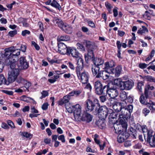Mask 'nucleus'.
I'll list each match as a JSON object with an SVG mask.
<instances>
[{"instance_id":"f257e3e1","label":"nucleus","mask_w":155,"mask_h":155,"mask_svg":"<svg viewBox=\"0 0 155 155\" xmlns=\"http://www.w3.org/2000/svg\"><path fill=\"white\" fill-rule=\"evenodd\" d=\"M133 108V106L131 104L125 106L119 114L118 120L123 128L122 131L125 132L127 130V121L128 119L130 117Z\"/></svg>"},{"instance_id":"f03ea898","label":"nucleus","mask_w":155,"mask_h":155,"mask_svg":"<svg viewBox=\"0 0 155 155\" xmlns=\"http://www.w3.org/2000/svg\"><path fill=\"white\" fill-rule=\"evenodd\" d=\"M5 51L4 55L6 57L8 55L5 61V63H12L11 66H14L15 64H16L18 60V56L20 54V50L15 49L14 47L13 46L5 49Z\"/></svg>"},{"instance_id":"7ed1b4c3","label":"nucleus","mask_w":155,"mask_h":155,"mask_svg":"<svg viewBox=\"0 0 155 155\" xmlns=\"http://www.w3.org/2000/svg\"><path fill=\"white\" fill-rule=\"evenodd\" d=\"M7 65L9 66L10 69L8 72V80L9 84L14 82L19 74L20 71L18 68H15L16 64H15L14 66H11L12 63H6Z\"/></svg>"},{"instance_id":"20e7f679","label":"nucleus","mask_w":155,"mask_h":155,"mask_svg":"<svg viewBox=\"0 0 155 155\" xmlns=\"http://www.w3.org/2000/svg\"><path fill=\"white\" fill-rule=\"evenodd\" d=\"M114 82L122 90H129L132 88L134 85V82L132 80L122 81L120 78H118L115 80Z\"/></svg>"},{"instance_id":"39448f33","label":"nucleus","mask_w":155,"mask_h":155,"mask_svg":"<svg viewBox=\"0 0 155 155\" xmlns=\"http://www.w3.org/2000/svg\"><path fill=\"white\" fill-rule=\"evenodd\" d=\"M99 106V101L96 99H94L93 101L89 99L87 100L84 104L86 111L89 112H91L94 110L96 111Z\"/></svg>"},{"instance_id":"423d86ee","label":"nucleus","mask_w":155,"mask_h":155,"mask_svg":"<svg viewBox=\"0 0 155 155\" xmlns=\"http://www.w3.org/2000/svg\"><path fill=\"white\" fill-rule=\"evenodd\" d=\"M86 47L87 49V57L86 54H84V58L87 63H88L89 59L92 61L95 58V55L94 53L93 49L96 46L92 45L91 42L89 41L86 42Z\"/></svg>"},{"instance_id":"0eeeda50","label":"nucleus","mask_w":155,"mask_h":155,"mask_svg":"<svg viewBox=\"0 0 155 155\" xmlns=\"http://www.w3.org/2000/svg\"><path fill=\"white\" fill-rule=\"evenodd\" d=\"M150 95L144 92L142 93L139 98V101L140 103L143 105H147L150 110L151 109L154 108L153 107L154 103L150 100L148 101V99ZM155 107V106H154Z\"/></svg>"},{"instance_id":"6e6552de","label":"nucleus","mask_w":155,"mask_h":155,"mask_svg":"<svg viewBox=\"0 0 155 155\" xmlns=\"http://www.w3.org/2000/svg\"><path fill=\"white\" fill-rule=\"evenodd\" d=\"M70 103L65 104V107L66 109L70 113L73 112L75 117L77 116L80 117L81 110V107L79 104L70 107Z\"/></svg>"},{"instance_id":"1a4fd4ad","label":"nucleus","mask_w":155,"mask_h":155,"mask_svg":"<svg viewBox=\"0 0 155 155\" xmlns=\"http://www.w3.org/2000/svg\"><path fill=\"white\" fill-rule=\"evenodd\" d=\"M94 86L95 89V93L98 95L105 94L108 87V85L103 87L101 82L99 81L94 82Z\"/></svg>"},{"instance_id":"9d476101","label":"nucleus","mask_w":155,"mask_h":155,"mask_svg":"<svg viewBox=\"0 0 155 155\" xmlns=\"http://www.w3.org/2000/svg\"><path fill=\"white\" fill-rule=\"evenodd\" d=\"M105 93L107 94L109 97H110V100L111 101H115L116 99L115 98L118 95L119 93L118 90L116 87H109L108 85Z\"/></svg>"},{"instance_id":"9b49d317","label":"nucleus","mask_w":155,"mask_h":155,"mask_svg":"<svg viewBox=\"0 0 155 155\" xmlns=\"http://www.w3.org/2000/svg\"><path fill=\"white\" fill-rule=\"evenodd\" d=\"M74 95V91L70 92L68 94L64 96L62 98L60 99L58 101V105L61 106L67 104L69 103L71 97Z\"/></svg>"},{"instance_id":"f8f14e48","label":"nucleus","mask_w":155,"mask_h":155,"mask_svg":"<svg viewBox=\"0 0 155 155\" xmlns=\"http://www.w3.org/2000/svg\"><path fill=\"white\" fill-rule=\"evenodd\" d=\"M153 132L152 130H149L147 133V141L149 143L152 147H155V133L153 135Z\"/></svg>"},{"instance_id":"ddd939ff","label":"nucleus","mask_w":155,"mask_h":155,"mask_svg":"<svg viewBox=\"0 0 155 155\" xmlns=\"http://www.w3.org/2000/svg\"><path fill=\"white\" fill-rule=\"evenodd\" d=\"M87 111H84L81 116V120L86 123H89L91 122L93 118V116L87 113Z\"/></svg>"},{"instance_id":"4468645a","label":"nucleus","mask_w":155,"mask_h":155,"mask_svg":"<svg viewBox=\"0 0 155 155\" xmlns=\"http://www.w3.org/2000/svg\"><path fill=\"white\" fill-rule=\"evenodd\" d=\"M19 63L18 68L21 70H25L29 67V63L27 61L25 57H21L19 58Z\"/></svg>"},{"instance_id":"2eb2a0df","label":"nucleus","mask_w":155,"mask_h":155,"mask_svg":"<svg viewBox=\"0 0 155 155\" xmlns=\"http://www.w3.org/2000/svg\"><path fill=\"white\" fill-rule=\"evenodd\" d=\"M101 69V68L99 67L92 65L91 70L93 75L94 76H96V77L97 78H100L102 72H104V70H100Z\"/></svg>"},{"instance_id":"dca6fc26","label":"nucleus","mask_w":155,"mask_h":155,"mask_svg":"<svg viewBox=\"0 0 155 155\" xmlns=\"http://www.w3.org/2000/svg\"><path fill=\"white\" fill-rule=\"evenodd\" d=\"M56 25L62 29L66 33H69L70 32L68 30V28H69L68 25H65L61 19H58L55 20Z\"/></svg>"},{"instance_id":"f3484780","label":"nucleus","mask_w":155,"mask_h":155,"mask_svg":"<svg viewBox=\"0 0 155 155\" xmlns=\"http://www.w3.org/2000/svg\"><path fill=\"white\" fill-rule=\"evenodd\" d=\"M58 51L63 54H67L70 47H67L62 42L58 43Z\"/></svg>"},{"instance_id":"a211bd4d","label":"nucleus","mask_w":155,"mask_h":155,"mask_svg":"<svg viewBox=\"0 0 155 155\" xmlns=\"http://www.w3.org/2000/svg\"><path fill=\"white\" fill-rule=\"evenodd\" d=\"M78 77L83 84H86L88 81L89 74L87 72L85 71L81 72V74Z\"/></svg>"},{"instance_id":"6ab92c4d","label":"nucleus","mask_w":155,"mask_h":155,"mask_svg":"<svg viewBox=\"0 0 155 155\" xmlns=\"http://www.w3.org/2000/svg\"><path fill=\"white\" fill-rule=\"evenodd\" d=\"M68 49L67 54V55L70 56L71 55L73 57L76 58L79 57L80 54L76 48L70 47Z\"/></svg>"},{"instance_id":"aec40b11","label":"nucleus","mask_w":155,"mask_h":155,"mask_svg":"<svg viewBox=\"0 0 155 155\" xmlns=\"http://www.w3.org/2000/svg\"><path fill=\"white\" fill-rule=\"evenodd\" d=\"M104 66L103 67V69L105 71L110 70L111 71V69L115 66L116 65L115 62L113 60L106 62L104 64Z\"/></svg>"},{"instance_id":"412c9836","label":"nucleus","mask_w":155,"mask_h":155,"mask_svg":"<svg viewBox=\"0 0 155 155\" xmlns=\"http://www.w3.org/2000/svg\"><path fill=\"white\" fill-rule=\"evenodd\" d=\"M94 64V66L99 67L103 69L104 60L101 58H95L92 61Z\"/></svg>"},{"instance_id":"4be33fe9","label":"nucleus","mask_w":155,"mask_h":155,"mask_svg":"<svg viewBox=\"0 0 155 155\" xmlns=\"http://www.w3.org/2000/svg\"><path fill=\"white\" fill-rule=\"evenodd\" d=\"M122 71V67L120 65L117 66L116 68L111 69L110 71V73L115 74V76L117 77L119 76Z\"/></svg>"},{"instance_id":"5701e85b","label":"nucleus","mask_w":155,"mask_h":155,"mask_svg":"<svg viewBox=\"0 0 155 155\" xmlns=\"http://www.w3.org/2000/svg\"><path fill=\"white\" fill-rule=\"evenodd\" d=\"M99 137V135L97 134H95L94 135V140L95 142L99 146L101 150H103L104 147L106 146V143L104 142L103 144H100V141L98 139Z\"/></svg>"},{"instance_id":"b1692460","label":"nucleus","mask_w":155,"mask_h":155,"mask_svg":"<svg viewBox=\"0 0 155 155\" xmlns=\"http://www.w3.org/2000/svg\"><path fill=\"white\" fill-rule=\"evenodd\" d=\"M154 88V86L148 83L145 86L144 92L150 95L152 93L151 91L153 90Z\"/></svg>"},{"instance_id":"393cba45","label":"nucleus","mask_w":155,"mask_h":155,"mask_svg":"<svg viewBox=\"0 0 155 155\" xmlns=\"http://www.w3.org/2000/svg\"><path fill=\"white\" fill-rule=\"evenodd\" d=\"M125 105L124 101L122 102L117 103V104L113 106L114 109L115 111L117 112L121 111L122 108H123Z\"/></svg>"},{"instance_id":"a878e982","label":"nucleus","mask_w":155,"mask_h":155,"mask_svg":"<svg viewBox=\"0 0 155 155\" xmlns=\"http://www.w3.org/2000/svg\"><path fill=\"white\" fill-rule=\"evenodd\" d=\"M137 129L139 130L140 129H141L143 133L144 137L145 135V133H148V131L150 130H148L147 127L146 125H143L141 126L140 124H138L137 128Z\"/></svg>"},{"instance_id":"bb28decb","label":"nucleus","mask_w":155,"mask_h":155,"mask_svg":"<svg viewBox=\"0 0 155 155\" xmlns=\"http://www.w3.org/2000/svg\"><path fill=\"white\" fill-rule=\"evenodd\" d=\"M110 110L112 111V112L110 113H109L110 114L109 119V122L110 123H111L112 124H115V122H112L111 121V120L112 119H114L116 118L117 117L118 114L115 112H113L112 110L111 109H110Z\"/></svg>"},{"instance_id":"cd10ccee","label":"nucleus","mask_w":155,"mask_h":155,"mask_svg":"<svg viewBox=\"0 0 155 155\" xmlns=\"http://www.w3.org/2000/svg\"><path fill=\"white\" fill-rule=\"evenodd\" d=\"M70 38L69 36L66 35H63L60 36H58V37L57 40L58 42L62 41H68L69 40Z\"/></svg>"},{"instance_id":"c85d7f7f","label":"nucleus","mask_w":155,"mask_h":155,"mask_svg":"<svg viewBox=\"0 0 155 155\" xmlns=\"http://www.w3.org/2000/svg\"><path fill=\"white\" fill-rule=\"evenodd\" d=\"M3 84L8 85L9 84V82H8V81H7L4 75L1 74L0 75V85Z\"/></svg>"},{"instance_id":"c756f323","label":"nucleus","mask_w":155,"mask_h":155,"mask_svg":"<svg viewBox=\"0 0 155 155\" xmlns=\"http://www.w3.org/2000/svg\"><path fill=\"white\" fill-rule=\"evenodd\" d=\"M95 124L101 129H103L105 127V123L103 120L100 119L96 122Z\"/></svg>"},{"instance_id":"7c9ffc66","label":"nucleus","mask_w":155,"mask_h":155,"mask_svg":"<svg viewBox=\"0 0 155 155\" xmlns=\"http://www.w3.org/2000/svg\"><path fill=\"white\" fill-rule=\"evenodd\" d=\"M116 45L118 49L117 56L119 58H121V45L120 41H117L116 42Z\"/></svg>"},{"instance_id":"2f4dec72","label":"nucleus","mask_w":155,"mask_h":155,"mask_svg":"<svg viewBox=\"0 0 155 155\" xmlns=\"http://www.w3.org/2000/svg\"><path fill=\"white\" fill-rule=\"evenodd\" d=\"M51 5L52 6L58 9L59 10H60L61 8V6L56 1H52L51 3Z\"/></svg>"},{"instance_id":"473e14b6","label":"nucleus","mask_w":155,"mask_h":155,"mask_svg":"<svg viewBox=\"0 0 155 155\" xmlns=\"http://www.w3.org/2000/svg\"><path fill=\"white\" fill-rule=\"evenodd\" d=\"M127 93L124 91H122L120 93V98L121 100L124 102V101L126 100L127 99Z\"/></svg>"},{"instance_id":"72a5a7b5","label":"nucleus","mask_w":155,"mask_h":155,"mask_svg":"<svg viewBox=\"0 0 155 155\" xmlns=\"http://www.w3.org/2000/svg\"><path fill=\"white\" fill-rule=\"evenodd\" d=\"M148 30L147 28L145 26H143L142 28H140L137 31V33L138 34L142 35L146 32H148Z\"/></svg>"},{"instance_id":"f704fd0d","label":"nucleus","mask_w":155,"mask_h":155,"mask_svg":"<svg viewBox=\"0 0 155 155\" xmlns=\"http://www.w3.org/2000/svg\"><path fill=\"white\" fill-rule=\"evenodd\" d=\"M144 82L143 81L138 82L137 84V89L139 92H142L143 87L144 85Z\"/></svg>"},{"instance_id":"c9c22d12","label":"nucleus","mask_w":155,"mask_h":155,"mask_svg":"<svg viewBox=\"0 0 155 155\" xmlns=\"http://www.w3.org/2000/svg\"><path fill=\"white\" fill-rule=\"evenodd\" d=\"M100 105L99 107H98L97 109V110L96 111H95L96 112H97L98 114H101V112H103L104 111L107 110V109L108 108H107L105 106H102L100 107Z\"/></svg>"},{"instance_id":"e433bc0d","label":"nucleus","mask_w":155,"mask_h":155,"mask_svg":"<svg viewBox=\"0 0 155 155\" xmlns=\"http://www.w3.org/2000/svg\"><path fill=\"white\" fill-rule=\"evenodd\" d=\"M109 110L108 109H107V110L104 111L103 112H101V113L99 114L101 117L103 119L106 118L107 115L109 114Z\"/></svg>"},{"instance_id":"4c0bfd02","label":"nucleus","mask_w":155,"mask_h":155,"mask_svg":"<svg viewBox=\"0 0 155 155\" xmlns=\"http://www.w3.org/2000/svg\"><path fill=\"white\" fill-rule=\"evenodd\" d=\"M129 130L130 134L133 136L134 138L136 139L137 136V134H136V131L135 130L133 127H130Z\"/></svg>"},{"instance_id":"58836bf2","label":"nucleus","mask_w":155,"mask_h":155,"mask_svg":"<svg viewBox=\"0 0 155 155\" xmlns=\"http://www.w3.org/2000/svg\"><path fill=\"white\" fill-rule=\"evenodd\" d=\"M76 58L77 59V66L83 67L84 63L83 59L81 58L80 56L78 58Z\"/></svg>"},{"instance_id":"ea45409f","label":"nucleus","mask_w":155,"mask_h":155,"mask_svg":"<svg viewBox=\"0 0 155 155\" xmlns=\"http://www.w3.org/2000/svg\"><path fill=\"white\" fill-rule=\"evenodd\" d=\"M83 67L78 66L76 67V72L78 77L81 74V71L82 70Z\"/></svg>"},{"instance_id":"a19ab883","label":"nucleus","mask_w":155,"mask_h":155,"mask_svg":"<svg viewBox=\"0 0 155 155\" xmlns=\"http://www.w3.org/2000/svg\"><path fill=\"white\" fill-rule=\"evenodd\" d=\"M145 78L148 81L153 82L155 83V78H153L151 76L149 75L145 76Z\"/></svg>"},{"instance_id":"79ce46f5","label":"nucleus","mask_w":155,"mask_h":155,"mask_svg":"<svg viewBox=\"0 0 155 155\" xmlns=\"http://www.w3.org/2000/svg\"><path fill=\"white\" fill-rule=\"evenodd\" d=\"M22 134L24 137L26 138H29L30 139L33 136V134L28 132L22 133Z\"/></svg>"},{"instance_id":"37998d69","label":"nucleus","mask_w":155,"mask_h":155,"mask_svg":"<svg viewBox=\"0 0 155 155\" xmlns=\"http://www.w3.org/2000/svg\"><path fill=\"white\" fill-rule=\"evenodd\" d=\"M86 21L88 23L89 26L92 28H94L95 27V26L94 22L90 20L89 19H86Z\"/></svg>"},{"instance_id":"c03bdc74","label":"nucleus","mask_w":155,"mask_h":155,"mask_svg":"<svg viewBox=\"0 0 155 155\" xmlns=\"http://www.w3.org/2000/svg\"><path fill=\"white\" fill-rule=\"evenodd\" d=\"M143 16L144 18L147 20H150V14L148 11H146Z\"/></svg>"},{"instance_id":"a18cd8bd","label":"nucleus","mask_w":155,"mask_h":155,"mask_svg":"<svg viewBox=\"0 0 155 155\" xmlns=\"http://www.w3.org/2000/svg\"><path fill=\"white\" fill-rule=\"evenodd\" d=\"M16 82L18 84H23L25 82V79L21 77H19L16 79Z\"/></svg>"},{"instance_id":"49530a36","label":"nucleus","mask_w":155,"mask_h":155,"mask_svg":"<svg viewBox=\"0 0 155 155\" xmlns=\"http://www.w3.org/2000/svg\"><path fill=\"white\" fill-rule=\"evenodd\" d=\"M21 99L22 101L28 102H29V100H30V99H32V98L23 95L21 97Z\"/></svg>"},{"instance_id":"de8ad7c7","label":"nucleus","mask_w":155,"mask_h":155,"mask_svg":"<svg viewBox=\"0 0 155 155\" xmlns=\"http://www.w3.org/2000/svg\"><path fill=\"white\" fill-rule=\"evenodd\" d=\"M77 45L78 47V48L81 51H85V49L83 45L80 43H78L77 44Z\"/></svg>"},{"instance_id":"09e8293b","label":"nucleus","mask_w":155,"mask_h":155,"mask_svg":"<svg viewBox=\"0 0 155 155\" xmlns=\"http://www.w3.org/2000/svg\"><path fill=\"white\" fill-rule=\"evenodd\" d=\"M17 34V31L16 30L10 31L8 33V35L11 37H14Z\"/></svg>"},{"instance_id":"8fccbe9b","label":"nucleus","mask_w":155,"mask_h":155,"mask_svg":"<svg viewBox=\"0 0 155 155\" xmlns=\"http://www.w3.org/2000/svg\"><path fill=\"white\" fill-rule=\"evenodd\" d=\"M23 83V84L25 85V87L27 89H28L29 88L31 85V84L30 82L28 81L25 80V83Z\"/></svg>"},{"instance_id":"3c124183","label":"nucleus","mask_w":155,"mask_h":155,"mask_svg":"<svg viewBox=\"0 0 155 155\" xmlns=\"http://www.w3.org/2000/svg\"><path fill=\"white\" fill-rule=\"evenodd\" d=\"M142 112L144 115V116H146L150 112V110L147 108H144L142 110Z\"/></svg>"},{"instance_id":"603ef678","label":"nucleus","mask_w":155,"mask_h":155,"mask_svg":"<svg viewBox=\"0 0 155 155\" xmlns=\"http://www.w3.org/2000/svg\"><path fill=\"white\" fill-rule=\"evenodd\" d=\"M8 125L10 126L12 128H15V127L13 123L11 120H9L7 121Z\"/></svg>"},{"instance_id":"864d4df0","label":"nucleus","mask_w":155,"mask_h":155,"mask_svg":"<svg viewBox=\"0 0 155 155\" xmlns=\"http://www.w3.org/2000/svg\"><path fill=\"white\" fill-rule=\"evenodd\" d=\"M104 72H102V74L101 75V78L104 80H105L109 78V75L107 74H105L104 73Z\"/></svg>"},{"instance_id":"5fc2aeb1","label":"nucleus","mask_w":155,"mask_h":155,"mask_svg":"<svg viewBox=\"0 0 155 155\" xmlns=\"http://www.w3.org/2000/svg\"><path fill=\"white\" fill-rule=\"evenodd\" d=\"M31 45L34 46L36 50L38 51L40 49L39 46L34 41H32L31 42Z\"/></svg>"},{"instance_id":"6e6d98bb","label":"nucleus","mask_w":155,"mask_h":155,"mask_svg":"<svg viewBox=\"0 0 155 155\" xmlns=\"http://www.w3.org/2000/svg\"><path fill=\"white\" fill-rule=\"evenodd\" d=\"M144 149H142L140 150L139 151V153L140 154H142V155H150V154L147 152H144Z\"/></svg>"},{"instance_id":"4d7b16f0","label":"nucleus","mask_w":155,"mask_h":155,"mask_svg":"<svg viewBox=\"0 0 155 155\" xmlns=\"http://www.w3.org/2000/svg\"><path fill=\"white\" fill-rule=\"evenodd\" d=\"M15 3V1H14L12 3L10 4H7L6 5V6L7 8L9 9L10 10H11L12 8L13 5Z\"/></svg>"},{"instance_id":"13d9d810","label":"nucleus","mask_w":155,"mask_h":155,"mask_svg":"<svg viewBox=\"0 0 155 155\" xmlns=\"http://www.w3.org/2000/svg\"><path fill=\"white\" fill-rule=\"evenodd\" d=\"M99 99L101 102L104 103L106 101L107 99L106 96L105 95L101 96L99 97Z\"/></svg>"},{"instance_id":"bf43d9fd","label":"nucleus","mask_w":155,"mask_h":155,"mask_svg":"<svg viewBox=\"0 0 155 155\" xmlns=\"http://www.w3.org/2000/svg\"><path fill=\"white\" fill-rule=\"evenodd\" d=\"M30 34V31L27 30L22 31L21 32V35L23 36H25L27 34L29 35Z\"/></svg>"},{"instance_id":"052dcab7","label":"nucleus","mask_w":155,"mask_h":155,"mask_svg":"<svg viewBox=\"0 0 155 155\" xmlns=\"http://www.w3.org/2000/svg\"><path fill=\"white\" fill-rule=\"evenodd\" d=\"M48 61L51 64H52L55 63H57L58 61L57 60L54 59H51L50 58H48Z\"/></svg>"},{"instance_id":"680f3d73","label":"nucleus","mask_w":155,"mask_h":155,"mask_svg":"<svg viewBox=\"0 0 155 155\" xmlns=\"http://www.w3.org/2000/svg\"><path fill=\"white\" fill-rule=\"evenodd\" d=\"M58 139L61 140L63 143H64L65 142V137L63 135L59 136L58 137Z\"/></svg>"},{"instance_id":"e2e57ef3","label":"nucleus","mask_w":155,"mask_h":155,"mask_svg":"<svg viewBox=\"0 0 155 155\" xmlns=\"http://www.w3.org/2000/svg\"><path fill=\"white\" fill-rule=\"evenodd\" d=\"M82 31L84 33L87 34V32L89 31L88 28L85 26H83L81 28Z\"/></svg>"},{"instance_id":"0e129e2a","label":"nucleus","mask_w":155,"mask_h":155,"mask_svg":"<svg viewBox=\"0 0 155 155\" xmlns=\"http://www.w3.org/2000/svg\"><path fill=\"white\" fill-rule=\"evenodd\" d=\"M142 147V145L140 143H137L135 144L133 148L135 149H140Z\"/></svg>"},{"instance_id":"69168bd1","label":"nucleus","mask_w":155,"mask_h":155,"mask_svg":"<svg viewBox=\"0 0 155 155\" xmlns=\"http://www.w3.org/2000/svg\"><path fill=\"white\" fill-rule=\"evenodd\" d=\"M48 105L47 103H44L42 106L41 108L43 110H46L48 109Z\"/></svg>"},{"instance_id":"338daca9","label":"nucleus","mask_w":155,"mask_h":155,"mask_svg":"<svg viewBox=\"0 0 155 155\" xmlns=\"http://www.w3.org/2000/svg\"><path fill=\"white\" fill-rule=\"evenodd\" d=\"M3 92L6 94L9 95H12L13 94V91H11L3 90Z\"/></svg>"},{"instance_id":"774afa93","label":"nucleus","mask_w":155,"mask_h":155,"mask_svg":"<svg viewBox=\"0 0 155 155\" xmlns=\"http://www.w3.org/2000/svg\"><path fill=\"white\" fill-rule=\"evenodd\" d=\"M67 64L71 69L73 70L74 69L75 67L72 63L68 62L67 63Z\"/></svg>"}]
</instances>
